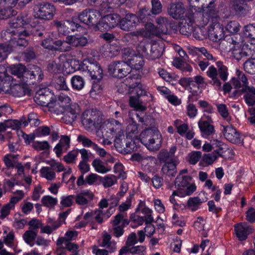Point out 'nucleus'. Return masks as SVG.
Listing matches in <instances>:
<instances>
[{"label": "nucleus", "instance_id": "obj_1", "mask_svg": "<svg viewBox=\"0 0 255 255\" xmlns=\"http://www.w3.org/2000/svg\"><path fill=\"white\" fill-rule=\"evenodd\" d=\"M9 28L2 34V38L11 42L14 45L25 46L27 40L24 38L30 34L41 37L48 36V34L43 26H37L32 27L28 23L27 16L18 15L10 18Z\"/></svg>", "mask_w": 255, "mask_h": 255}, {"label": "nucleus", "instance_id": "obj_2", "mask_svg": "<svg viewBox=\"0 0 255 255\" xmlns=\"http://www.w3.org/2000/svg\"><path fill=\"white\" fill-rule=\"evenodd\" d=\"M83 72L87 71L93 80H94L92 90L95 92H99L101 89V86L98 84L103 78V70L101 66L97 62H91L89 59L84 60L83 62L75 58L71 59V67Z\"/></svg>", "mask_w": 255, "mask_h": 255}, {"label": "nucleus", "instance_id": "obj_3", "mask_svg": "<svg viewBox=\"0 0 255 255\" xmlns=\"http://www.w3.org/2000/svg\"><path fill=\"white\" fill-rule=\"evenodd\" d=\"M141 142L150 151L158 150L161 147L162 138L158 129L155 128H146L139 135Z\"/></svg>", "mask_w": 255, "mask_h": 255}, {"label": "nucleus", "instance_id": "obj_4", "mask_svg": "<svg viewBox=\"0 0 255 255\" xmlns=\"http://www.w3.org/2000/svg\"><path fill=\"white\" fill-rule=\"evenodd\" d=\"M138 54L135 53L132 49L127 47L122 50V56L123 59L129 66L130 69L133 68L135 70H142L144 65V61L143 58V55L146 49L143 46L142 47L138 46L137 48Z\"/></svg>", "mask_w": 255, "mask_h": 255}, {"label": "nucleus", "instance_id": "obj_5", "mask_svg": "<svg viewBox=\"0 0 255 255\" xmlns=\"http://www.w3.org/2000/svg\"><path fill=\"white\" fill-rule=\"evenodd\" d=\"M210 3L209 6H206L205 3H203L202 7L198 8V12L194 16V22L196 21L201 26H204L208 23L210 20L212 23L216 19H219L218 10L213 6V3L211 1Z\"/></svg>", "mask_w": 255, "mask_h": 255}, {"label": "nucleus", "instance_id": "obj_6", "mask_svg": "<svg viewBox=\"0 0 255 255\" xmlns=\"http://www.w3.org/2000/svg\"><path fill=\"white\" fill-rule=\"evenodd\" d=\"M78 18L89 28L95 31L99 30L102 18V13L100 11L90 8L86 9L79 14Z\"/></svg>", "mask_w": 255, "mask_h": 255}, {"label": "nucleus", "instance_id": "obj_7", "mask_svg": "<svg viewBox=\"0 0 255 255\" xmlns=\"http://www.w3.org/2000/svg\"><path fill=\"white\" fill-rule=\"evenodd\" d=\"M124 126L119 121L111 119L106 121L102 128L103 133H105V136L109 138L115 137V145L118 147V141L120 137L124 134Z\"/></svg>", "mask_w": 255, "mask_h": 255}, {"label": "nucleus", "instance_id": "obj_8", "mask_svg": "<svg viewBox=\"0 0 255 255\" xmlns=\"http://www.w3.org/2000/svg\"><path fill=\"white\" fill-rule=\"evenodd\" d=\"M168 13L174 19L185 20L188 26H191L194 22V13L190 9H185L181 2L172 3L168 8Z\"/></svg>", "mask_w": 255, "mask_h": 255}, {"label": "nucleus", "instance_id": "obj_9", "mask_svg": "<svg viewBox=\"0 0 255 255\" xmlns=\"http://www.w3.org/2000/svg\"><path fill=\"white\" fill-rule=\"evenodd\" d=\"M33 11V15L35 18L48 21L53 18L56 9L51 3L41 2L35 5Z\"/></svg>", "mask_w": 255, "mask_h": 255}, {"label": "nucleus", "instance_id": "obj_10", "mask_svg": "<svg viewBox=\"0 0 255 255\" xmlns=\"http://www.w3.org/2000/svg\"><path fill=\"white\" fill-rule=\"evenodd\" d=\"M71 65V59L68 58L67 55L64 54L60 55L58 59L49 63L47 66V70L52 73L70 72L68 69Z\"/></svg>", "mask_w": 255, "mask_h": 255}, {"label": "nucleus", "instance_id": "obj_11", "mask_svg": "<svg viewBox=\"0 0 255 255\" xmlns=\"http://www.w3.org/2000/svg\"><path fill=\"white\" fill-rule=\"evenodd\" d=\"M109 72L115 77L122 78L130 72V67L126 61H115L109 66Z\"/></svg>", "mask_w": 255, "mask_h": 255}, {"label": "nucleus", "instance_id": "obj_12", "mask_svg": "<svg viewBox=\"0 0 255 255\" xmlns=\"http://www.w3.org/2000/svg\"><path fill=\"white\" fill-rule=\"evenodd\" d=\"M36 102L42 106H47L50 108L55 107L53 94L48 88L40 89L36 93Z\"/></svg>", "mask_w": 255, "mask_h": 255}, {"label": "nucleus", "instance_id": "obj_13", "mask_svg": "<svg viewBox=\"0 0 255 255\" xmlns=\"http://www.w3.org/2000/svg\"><path fill=\"white\" fill-rule=\"evenodd\" d=\"M212 120L210 116L204 115L198 121V125L202 135L207 138L215 132L214 127L211 125Z\"/></svg>", "mask_w": 255, "mask_h": 255}, {"label": "nucleus", "instance_id": "obj_14", "mask_svg": "<svg viewBox=\"0 0 255 255\" xmlns=\"http://www.w3.org/2000/svg\"><path fill=\"white\" fill-rule=\"evenodd\" d=\"M99 114L97 111L90 109L85 111L81 117V121L85 128L89 130L95 126L98 121Z\"/></svg>", "mask_w": 255, "mask_h": 255}, {"label": "nucleus", "instance_id": "obj_15", "mask_svg": "<svg viewBox=\"0 0 255 255\" xmlns=\"http://www.w3.org/2000/svg\"><path fill=\"white\" fill-rule=\"evenodd\" d=\"M225 34L223 26L219 23V19L213 22L208 29L209 38L213 41L222 39Z\"/></svg>", "mask_w": 255, "mask_h": 255}, {"label": "nucleus", "instance_id": "obj_16", "mask_svg": "<svg viewBox=\"0 0 255 255\" xmlns=\"http://www.w3.org/2000/svg\"><path fill=\"white\" fill-rule=\"evenodd\" d=\"M80 106L76 103L70 104L66 106L63 110V119L67 124L73 122L80 113Z\"/></svg>", "mask_w": 255, "mask_h": 255}, {"label": "nucleus", "instance_id": "obj_17", "mask_svg": "<svg viewBox=\"0 0 255 255\" xmlns=\"http://www.w3.org/2000/svg\"><path fill=\"white\" fill-rule=\"evenodd\" d=\"M120 16L117 14H110L102 16L99 30H108L119 24Z\"/></svg>", "mask_w": 255, "mask_h": 255}, {"label": "nucleus", "instance_id": "obj_18", "mask_svg": "<svg viewBox=\"0 0 255 255\" xmlns=\"http://www.w3.org/2000/svg\"><path fill=\"white\" fill-rule=\"evenodd\" d=\"M138 22V18L135 14L129 13L120 20V28L125 31H129L135 27Z\"/></svg>", "mask_w": 255, "mask_h": 255}, {"label": "nucleus", "instance_id": "obj_19", "mask_svg": "<svg viewBox=\"0 0 255 255\" xmlns=\"http://www.w3.org/2000/svg\"><path fill=\"white\" fill-rule=\"evenodd\" d=\"M156 27L153 25L152 31L156 33H152V35L159 36L160 34H166L169 28H171V23L167 18L159 16L156 19Z\"/></svg>", "mask_w": 255, "mask_h": 255}, {"label": "nucleus", "instance_id": "obj_20", "mask_svg": "<svg viewBox=\"0 0 255 255\" xmlns=\"http://www.w3.org/2000/svg\"><path fill=\"white\" fill-rule=\"evenodd\" d=\"M153 28V24L152 23H147L144 28L139 29L136 31L130 32L127 34V38L137 39L138 37H149L152 35V33H155L152 29Z\"/></svg>", "mask_w": 255, "mask_h": 255}, {"label": "nucleus", "instance_id": "obj_21", "mask_svg": "<svg viewBox=\"0 0 255 255\" xmlns=\"http://www.w3.org/2000/svg\"><path fill=\"white\" fill-rule=\"evenodd\" d=\"M94 193L88 189L82 190L75 196L76 204L80 206H86L94 198Z\"/></svg>", "mask_w": 255, "mask_h": 255}, {"label": "nucleus", "instance_id": "obj_22", "mask_svg": "<svg viewBox=\"0 0 255 255\" xmlns=\"http://www.w3.org/2000/svg\"><path fill=\"white\" fill-rule=\"evenodd\" d=\"M181 84L185 87L190 93L188 99H191L193 96H197L199 94L200 86L194 82L193 78H184L181 80Z\"/></svg>", "mask_w": 255, "mask_h": 255}, {"label": "nucleus", "instance_id": "obj_23", "mask_svg": "<svg viewBox=\"0 0 255 255\" xmlns=\"http://www.w3.org/2000/svg\"><path fill=\"white\" fill-rule=\"evenodd\" d=\"M223 127L224 135L228 141L234 143L240 142V133L233 126L229 125Z\"/></svg>", "mask_w": 255, "mask_h": 255}, {"label": "nucleus", "instance_id": "obj_24", "mask_svg": "<svg viewBox=\"0 0 255 255\" xmlns=\"http://www.w3.org/2000/svg\"><path fill=\"white\" fill-rule=\"evenodd\" d=\"M43 76L41 68L37 66L31 65L26 68L24 78L35 79L40 82L42 79Z\"/></svg>", "mask_w": 255, "mask_h": 255}, {"label": "nucleus", "instance_id": "obj_25", "mask_svg": "<svg viewBox=\"0 0 255 255\" xmlns=\"http://www.w3.org/2000/svg\"><path fill=\"white\" fill-rule=\"evenodd\" d=\"M197 189V186L194 182H191L187 185L183 186L178 189L173 191L172 193L176 196L180 198H184L191 195Z\"/></svg>", "mask_w": 255, "mask_h": 255}, {"label": "nucleus", "instance_id": "obj_26", "mask_svg": "<svg viewBox=\"0 0 255 255\" xmlns=\"http://www.w3.org/2000/svg\"><path fill=\"white\" fill-rule=\"evenodd\" d=\"M235 231L239 240L244 241L252 233V229L247 223H241L235 226Z\"/></svg>", "mask_w": 255, "mask_h": 255}, {"label": "nucleus", "instance_id": "obj_27", "mask_svg": "<svg viewBox=\"0 0 255 255\" xmlns=\"http://www.w3.org/2000/svg\"><path fill=\"white\" fill-rule=\"evenodd\" d=\"M66 39L67 44H68L71 48V46H84L88 42V40L86 37L78 34L68 35L66 37Z\"/></svg>", "mask_w": 255, "mask_h": 255}, {"label": "nucleus", "instance_id": "obj_28", "mask_svg": "<svg viewBox=\"0 0 255 255\" xmlns=\"http://www.w3.org/2000/svg\"><path fill=\"white\" fill-rule=\"evenodd\" d=\"M70 138L68 136L63 135L61 137L59 143L54 148L56 155L59 157L66 152L70 147Z\"/></svg>", "mask_w": 255, "mask_h": 255}, {"label": "nucleus", "instance_id": "obj_29", "mask_svg": "<svg viewBox=\"0 0 255 255\" xmlns=\"http://www.w3.org/2000/svg\"><path fill=\"white\" fill-rule=\"evenodd\" d=\"M71 99L70 98L65 95L61 94L58 97V100L54 99V105L55 107L54 108L57 109V106H59L60 108L58 111L54 109V112L56 113L57 115L62 114L65 108L70 104Z\"/></svg>", "mask_w": 255, "mask_h": 255}, {"label": "nucleus", "instance_id": "obj_30", "mask_svg": "<svg viewBox=\"0 0 255 255\" xmlns=\"http://www.w3.org/2000/svg\"><path fill=\"white\" fill-rule=\"evenodd\" d=\"M139 130L140 129L137 123L132 118H130L126 128L127 137L131 139L136 138L138 136Z\"/></svg>", "mask_w": 255, "mask_h": 255}, {"label": "nucleus", "instance_id": "obj_31", "mask_svg": "<svg viewBox=\"0 0 255 255\" xmlns=\"http://www.w3.org/2000/svg\"><path fill=\"white\" fill-rule=\"evenodd\" d=\"M207 75L211 79L210 84L212 85L215 88L220 89L222 87V83L218 78V71L213 65L210 66L206 72Z\"/></svg>", "mask_w": 255, "mask_h": 255}, {"label": "nucleus", "instance_id": "obj_32", "mask_svg": "<svg viewBox=\"0 0 255 255\" xmlns=\"http://www.w3.org/2000/svg\"><path fill=\"white\" fill-rule=\"evenodd\" d=\"M242 92L245 93L244 98L246 103L249 106L255 104V88L253 86H246L242 89Z\"/></svg>", "mask_w": 255, "mask_h": 255}, {"label": "nucleus", "instance_id": "obj_33", "mask_svg": "<svg viewBox=\"0 0 255 255\" xmlns=\"http://www.w3.org/2000/svg\"><path fill=\"white\" fill-rule=\"evenodd\" d=\"M95 170L101 174H105L112 170V167L104 163L100 158L95 159L92 163Z\"/></svg>", "mask_w": 255, "mask_h": 255}, {"label": "nucleus", "instance_id": "obj_34", "mask_svg": "<svg viewBox=\"0 0 255 255\" xmlns=\"http://www.w3.org/2000/svg\"><path fill=\"white\" fill-rule=\"evenodd\" d=\"M163 45L157 43H153L151 44L149 53L148 54V58L154 60L159 58L162 54Z\"/></svg>", "mask_w": 255, "mask_h": 255}, {"label": "nucleus", "instance_id": "obj_35", "mask_svg": "<svg viewBox=\"0 0 255 255\" xmlns=\"http://www.w3.org/2000/svg\"><path fill=\"white\" fill-rule=\"evenodd\" d=\"M10 73L18 78H22L23 81H25V72H26V68L21 64H13L10 65L8 67Z\"/></svg>", "mask_w": 255, "mask_h": 255}, {"label": "nucleus", "instance_id": "obj_36", "mask_svg": "<svg viewBox=\"0 0 255 255\" xmlns=\"http://www.w3.org/2000/svg\"><path fill=\"white\" fill-rule=\"evenodd\" d=\"M230 6L238 14L246 12L247 4L243 0H233L231 2Z\"/></svg>", "mask_w": 255, "mask_h": 255}, {"label": "nucleus", "instance_id": "obj_37", "mask_svg": "<svg viewBox=\"0 0 255 255\" xmlns=\"http://www.w3.org/2000/svg\"><path fill=\"white\" fill-rule=\"evenodd\" d=\"M40 176L47 180L52 181L56 178V173L54 169L50 166L42 167L39 170Z\"/></svg>", "mask_w": 255, "mask_h": 255}, {"label": "nucleus", "instance_id": "obj_38", "mask_svg": "<svg viewBox=\"0 0 255 255\" xmlns=\"http://www.w3.org/2000/svg\"><path fill=\"white\" fill-rule=\"evenodd\" d=\"M37 233L35 231L27 230L23 234L22 238L24 242L30 247H32L35 245V240Z\"/></svg>", "mask_w": 255, "mask_h": 255}, {"label": "nucleus", "instance_id": "obj_39", "mask_svg": "<svg viewBox=\"0 0 255 255\" xmlns=\"http://www.w3.org/2000/svg\"><path fill=\"white\" fill-rule=\"evenodd\" d=\"M15 205L10 201L3 204L0 208V219L3 220L6 218L12 211L15 209Z\"/></svg>", "mask_w": 255, "mask_h": 255}, {"label": "nucleus", "instance_id": "obj_40", "mask_svg": "<svg viewBox=\"0 0 255 255\" xmlns=\"http://www.w3.org/2000/svg\"><path fill=\"white\" fill-rule=\"evenodd\" d=\"M53 44L52 51L66 52L69 51L71 49L68 44H67L66 39L64 40H55L53 42Z\"/></svg>", "mask_w": 255, "mask_h": 255}, {"label": "nucleus", "instance_id": "obj_41", "mask_svg": "<svg viewBox=\"0 0 255 255\" xmlns=\"http://www.w3.org/2000/svg\"><path fill=\"white\" fill-rule=\"evenodd\" d=\"M162 171L169 176H174L177 172L176 165L173 161L166 162L162 166Z\"/></svg>", "mask_w": 255, "mask_h": 255}, {"label": "nucleus", "instance_id": "obj_42", "mask_svg": "<svg viewBox=\"0 0 255 255\" xmlns=\"http://www.w3.org/2000/svg\"><path fill=\"white\" fill-rule=\"evenodd\" d=\"M193 178L192 176H181L177 175L176 177L174 185L176 189H178L192 182Z\"/></svg>", "mask_w": 255, "mask_h": 255}, {"label": "nucleus", "instance_id": "obj_43", "mask_svg": "<svg viewBox=\"0 0 255 255\" xmlns=\"http://www.w3.org/2000/svg\"><path fill=\"white\" fill-rule=\"evenodd\" d=\"M203 202L199 197L190 198L187 203V206L191 211L194 212L198 210L201 204Z\"/></svg>", "mask_w": 255, "mask_h": 255}, {"label": "nucleus", "instance_id": "obj_44", "mask_svg": "<svg viewBox=\"0 0 255 255\" xmlns=\"http://www.w3.org/2000/svg\"><path fill=\"white\" fill-rule=\"evenodd\" d=\"M5 84L6 87L9 86V88L6 89L8 91L6 93H9L15 97H21L23 95V89L20 85L18 84L11 85L10 82L9 84L7 83Z\"/></svg>", "mask_w": 255, "mask_h": 255}, {"label": "nucleus", "instance_id": "obj_45", "mask_svg": "<svg viewBox=\"0 0 255 255\" xmlns=\"http://www.w3.org/2000/svg\"><path fill=\"white\" fill-rule=\"evenodd\" d=\"M71 83L74 89L80 91L84 88L85 82L81 76L75 75L71 78Z\"/></svg>", "mask_w": 255, "mask_h": 255}, {"label": "nucleus", "instance_id": "obj_46", "mask_svg": "<svg viewBox=\"0 0 255 255\" xmlns=\"http://www.w3.org/2000/svg\"><path fill=\"white\" fill-rule=\"evenodd\" d=\"M77 236V232L75 231H68L66 232L64 237L58 238L57 240V245H60L61 243L63 242H71V241L76 239Z\"/></svg>", "mask_w": 255, "mask_h": 255}, {"label": "nucleus", "instance_id": "obj_47", "mask_svg": "<svg viewBox=\"0 0 255 255\" xmlns=\"http://www.w3.org/2000/svg\"><path fill=\"white\" fill-rule=\"evenodd\" d=\"M139 98L134 95L131 96L129 98V105L136 110L143 111L145 110V107L142 105Z\"/></svg>", "mask_w": 255, "mask_h": 255}, {"label": "nucleus", "instance_id": "obj_48", "mask_svg": "<svg viewBox=\"0 0 255 255\" xmlns=\"http://www.w3.org/2000/svg\"><path fill=\"white\" fill-rule=\"evenodd\" d=\"M3 161L8 168H13L15 165L18 162L17 160L16 156L11 154H7L4 156Z\"/></svg>", "mask_w": 255, "mask_h": 255}, {"label": "nucleus", "instance_id": "obj_49", "mask_svg": "<svg viewBox=\"0 0 255 255\" xmlns=\"http://www.w3.org/2000/svg\"><path fill=\"white\" fill-rule=\"evenodd\" d=\"M216 65L218 67V74H219L220 78L223 81H227L229 75L227 67L220 61L217 62Z\"/></svg>", "mask_w": 255, "mask_h": 255}, {"label": "nucleus", "instance_id": "obj_50", "mask_svg": "<svg viewBox=\"0 0 255 255\" xmlns=\"http://www.w3.org/2000/svg\"><path fill=\"white\" fill-rule=\"evenodd\" d=\"M12 80V77L7 73V67L4 65H0V81L3 84H9Z\"/></svg>", "mask_w": 255, "mask_h": 255}, {"label": "nucleus", "instance_id": "obj_51", "mask_svg": "<svg viewBox=\"0 0 255 255\" xmlns=\"http://www.w3.org/2000/svg\"><path fill=\"white\" fill-rule=\"evenodd\" d=\"M67 20L59 21L57 20L54 21V24L56 26L57 30L59 34L65 35L69 33L68 26L67 24Z\"/></svg>", "mask_w": 255, "mask_h": 255}, {"label": "nucleus", "instance_id": "obj_52", "mask_svg": "<svg viewBox=\"0 0 255 255\" xmlns=\"http://www.w3.org/2000/svg\"><path fill=\"white\" fill-rule=\"evenodd\" d=\"M117 182V177L113 174H109L105 176L102 183L105 188H109L115 185Z\"/></svg>", "mask_w": 255, "mask_h": 255}, {"label": "nucleus", "instance_id": "obj_53", "mask_svg": "<svg viewBox=\"0 0 255 255\" xmlns=\"http://www.w3.org/2000/svg\"><path fill=\"white\" fill-rule=\"evenodd\" d=\"M49 224L45 226H41V233L50 234L60 226V224L57 222H49Z\"/></svg>", "mask_w": 255, "mask_h": 255}, {"label": "nucleus", "instance_id": "obj_54", "mask_svg": "<svg viewBox=\"0 0 255 255\" xmlns=\"http://www.w3.org/2000/svg\"><path fill=\"white\" fill-rule=\"evenodd\" d=\"M78 153V149L72 150L64 156L63 160L68 164L75 163Z\"/></svg>", "mask_w": 255, "mask_h": 255}, {"label": "nucleus", "instance_id": "obj_55", "mask_svg": "<svg viewBox=\"0 0 255 255\" xmlns=\"http://www.w3.org/2000/svg\"><path fill=\"white\" fill-rule=\"evenodd\" d=\"M75 201V195H63L60 198V205L63 207H69L73 205Z\"/></svg>", "mask_w": 255, "mask_h": 255}, {"label": "nucleus", "instance_id": "obj_56", "mask_svg": "<svg viewBox=\"0 0 255 255\" xmlns=\"http://www.w3.org/2000/svg\"><path fill=\"white\" fill-rule=\"evenodd\" d=\"M232 54L233 57L237 60H241L244 57L243 50L239 43L236 42L232 48Z\"/></svg>", "mask_w": 255, "mask_h": 255}, {"label": "nucleus", "instance_id": "obj_57", "mask_svg": "<svg viewBox=\"0 0 255 255\" xmlns=\"http://www.w3.org/2000/svg\"><path fill=\"white\" fill-rule=\"evenodd\" d=\"M57 202L56 198L49 195L44 196L41 199L42 205L49 208L53 207L57 203Z\"/></svg>", "mask_w": 255, "mask_h": 255}, {"label": "nucleus", "instance_id": "obj_58", "mask_svg": "<svg viewBox=\"0 0 255 255\" xmlns=\"http://www.w3.org/2000/svg\"><path fill=\"white\" fill-rule=\"evenodd\" d=\"M130 93L133 95L135 94L136 96L140 97L146 95L147 89L145 86L139 84L131 90Z\"/></svg>", "mask_w": 255, "mask_h": 255}, {"label": "nucleus", "instance_id": "obj_59", "mask_svg": "<svg viewBox=\"0 0 255 255\" xmlns=\"http://www.w3.org/2000/svg\"><path fill=\"white\" fill-rule=\"evenodd\" d=\"M240 27L241 26L238 22L231 21L227 23L226 29L229 33L235 34L240 30Z\"/></svg>", "mask_w": 255, "mask_h": 255}, {"label": "nucleus", "instance_id": "obj_60", "mask_svg": "<svg viewBox=\"0 0 255 255\" xmlns=\"http://www.w3.org/2000/svg\"><path fill=\"white\" fill-rule=\"evenodd\" d=\"M94 219L99 223H102L104 220L108 219L110 215L106 214L101 209H96L94 211Z\"/></svg>", "mask_w": 255, "mask_h": 255}, {"label": "nucleus", "instance_id": "obj_61", "mask_svg": "<svg viewBox=\"0 0 255 255\" xmlns=\"http://www.w3.org/2000/svg\"><path fill=\"white\" fill-rule=\"evenodd\" d=\"M156 161L157 160L155 157L146 156L144 157L143 159H142L141 164L142 166H144V168L151 170V168H152L156 164Z\"/></svg>", "mask_w": 255, "mask_h": 255}, {"label": "nucleus", "instance_id": "obj_62", "mask_svg": "<svg viewBox=\"0 0 255 255\" xmlns=\"http://www.w3.org/2000/svg\"><path fill=\"white\" fill-rule=\"evenodd\" d=\"M244 57H252L255 55L254 46L252 42H248L243 45L242 47Z\"/></svg>", "mask_w": 255, "mask_h": 255}, {"label": "nucleus", "instance_id": "obj_63", "mask_svg": "<svg viewBox=\"0 0 255 255\" xmlns=\"http://www.w3.org/2000/svg\"><path fill=\"white\" fill-rule=\"evenodd\" d=\"M244 34L247 37L255 39V24H251L244 27Z\"/></svg>", "mask_w": 255, "mask_h": 255}, {"label": "nucleus", "instance_id": "obj_64", "mask_svg": "<svg viewBox=\"0 0 255 255\" xmlns=\"http://www.w3.org/2000/svg\"><path fill=\"white\" fill-rule=\"evenodd\" d=\"M244 70L251 74H255V58L247 60L244 65Z\"/></svg>", "mask_w": 255, "mask_h": 255}]
</instances>
